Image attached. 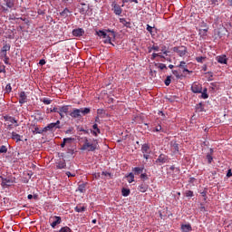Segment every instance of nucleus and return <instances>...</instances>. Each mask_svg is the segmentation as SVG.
<instances>
[{"label":"nucleus","instance_id":"f257e3e1","mask_svg":"<svg viewBox=\"0 0 232 232\" xmlns=\"http://www.w3.org/2000/svg\"><path fill=\"white\" fill-rule=\"evenodd\" d=\"M99 150V141L97 140H92V142L88 140V138L84 139V143L81 147L82 151H96Z\"/></svg>","mask_w":232,"mask_h":232},{"label":"nucleus","instance_id":"f03ea898","mask_svg":"<svg viewBox=\"0 0 232 232\" xmlns=\"http://www.w3.org/2000/svg\"><path fill=\"white\" fill-rule=\"evenodd\" d=\"M92 110L88 107L85 108H80V109H72V111L69 113L70 117L72 119H82V115H88Z\"/></svg>","mask_w":232,"mask_h":232},{"label":"nucleus","instance_id":"7ed1b4c3","mask_svg":"<svg viewBox=\"0 0 232 232\" xmlns=\"http://www.w3.org/2000/svg\"><path fill=\"white\" fill-rule=\"evenodd\" d=\"M55 130H61V121H57L56 122L49 123L43 130H38L37 133H46V131H55Z\"/></svg>","mask_w":232,"mask_h":232},{"label":"nucleus","instance_id":"20e7f679","mask_svg":"<svg viewBox=\"0 0 232 232\" xmlns=\"http://www.w3.org/2000/svg\"><path fill=\"white\" fill-rule=\"evenodd\" d=\"M1 179H2L1 186L3 188H10L12 184H15V178L14 177H7V178L1 177Z\"/></svg>","mask_w":232,"mask_h":232},{"label":"nucleus","instance_id":"39448f33","mask_svg":"<svg viewBox=\"0 0 232 232\" xmlns=\"http://www.w3.org/2000/svg\"><path fill=\"white\" fill-rule=\"evenodd\" d=\"M96 34L99 37H102L103 39H105L103 41V43L105 44H111V36H110V34H107V33L105 31L99 30V31L96 32ZM106 37H108V39H106Z\"/></svg>","mask_w":232,"mask_h":232},{"label":"nucleus","instance_id":"423d86ee","mask_svg":"<svg viewBox=\"0 0 232 232\" xmlns=\"http://www.w3.org/2000/svg\"><path fill=\"white\" fill-rule=\"evenodd\" d=\"M71 105H63L59 107L58 113L60 115V119H64L66 115H68V111H70Z\"/></svg>","mask_w":232,"mask_h":232},{"label":"nucleus","instance_id":"0eeeda50","mask_svg":"<svg viewBox=\"0 0 232 232\" xmlns=\"http://www.w3.org/2000/svg\"><path fill=\"white\" fill-rule=\"evenodd\" d=\"M173 52L178 53L179 57H184L188 53V48L186 46H176L172 48Z\"/></svg>","mask_w":232,"mask_h":232},{"label":"nucleus","instance_id":"6e6552de","mask_svg":"<svg viewBox=\"0 0 232 232\" xmlns=\"http://www.w3.org/2000/svg\"><path fill=\"white\" fill-rule=\"evenodd\" d=\"M49 222H51V227H53V229H55V227L59 226V224L63 222V219L59 216H54L50 218Z\"/></svg>","mask_w":232,"mask_h":232},{"label":"nucleus","instance_id":"1a4fd4ad","mask_svg":"<svg viewBox=\"0 0 232 232\" xmlns=\"http://www.w3.org/2000/svg\"><path fill=\"white\" fill-rule=\"evenodd\" d=\"M191 92L193 93H202V84L195 82L192 85H191Z\"/></svg>","mask_w":232,"mask_h":232},{"label":"nucleus","instance_id":"9d476101","mask_svg":"<svg viewBox=\"0 0 232 232\" xmlns=\"http://www.w3.org/2000/svg\"><path fill=\"white\" fill-rule=\"evenodd\" d=\"M141 151L143 153L144 159L149 160L150 159V146L148 144H143L141 146Z\"/></svg>","mask_w":232,"mask_h":232},{"label":"nucleus","instance_id":"9b49d317","mask_svg":"<svg viewBox=\"0 0 232 232\" xmlns=\"http://www.w3.org/2000/svg\"><path fill=\"white\" fill-rule=\"evenodd\" d=\"M168 162V156L160 154L156 160V164H166Z\"/></svg>","mask_w":232,"mask_h":232},{"label":"nucleus","instance_id":"f8f14e48","mask_svg":"<svg viewBox=\"0 0 232 232\" xmlns=\"http://www.w3.org/2000/svg\"><path fill=\"white\" fill-rule=\"evenodd\" d=\"M112 10L116 15L122 14V8L118 4L112 3Z\"/></svg>","mask_w":232,"mask_h":232},{"label":"nucleus","instance_id":"ddd939ff","mask_svg":"<svg viewBox=\"0 0 232 232\" xmlns=\"http://www.w3.org/2000/svg\"><path fill=\"white\" fill-rule=\"evenodd\" d=\"M216 61H218L219 64H227V56H226V54L218 55L216 57Z\"/></svg>","mask_w":232,"mask_h":232},{"label":"nucleus","instance_id":"4468645a","mask_svg":"<svg viewBox=\"0 0 232 232\" xmlns=\"http://www.w3.org/2000/svg\"><path fill=\"white\" fill-rule=\"evenodd\" d=\"M10 48H11V46L9 44H4V46L2 47V50H1L2 57H6L8 55L6 52H10Z\"/></svg>","mask_w":232,"mask_h":232},{"label":"nucleus","instance_id":"2eb2a0df","mask_svg":"<svg viewBox=\"0 0 232 232\" xmlns=\"http://www.w3.org/2000/svg\"><path fill=\"white\" fill-rule=\"evenodd\" d=\"M72 35L74 37H82V35H84V29L78 28V29L72 30Z\"/></svg>","mask_w":232,"mask_h":232},{"label":"nucleus","instance_id":"dca6fc26","mask_svg":"<svg viewBox=\"0 0 232 232\" xmlns=\"http://www.w3.org/2000/svg\"><path fill=\"white\" fill-rule=\"evenodd\" d=\"M4 120L11 122L12 124H14L15 128H17V126H19V124L17 123V120H15V118L12 117V116H4Z\"/></svg>","mask_w":232,"mask_h":232},{"label":"nucleus","instance_id":"f3484780","mask_svg":"<svg viewBox=\"0 0 232 232\" xmlns=\"http://www.w3.org/2000/svg\"><path fill=\"white\" fill-rule=\"evenodd\" d=\"M19 103L20 104H24V103H26L27 102V96H26V92H21L20 93H19Z\"/></svg>","mask_w":232,"mask_h":232},{"label":"nucleus","instance_id":"a211bd4d","mask_svg":"<svg viewBox=\"0 0 232 232\" xmlns=\"http://www.w3.org/2000/svg\"><path fill=\"white\" fill-rule=\"evenodd\" d=\"M178 68H182L183 73H191L192 72L188 70V65L186 64V62L182 61L177 66Z\"/></svg>","mask_w":232,"mask_h":232},{"label":"nucleus","instance_id":"6ab92c4d","mask_svg":"<svg viewBox=\"0 0 232 232\" xmlns=\"http://www.w3.org/2000/svg\"><path fill=\"white\" fill-rule=\"evenodd\" d=\"M11 139L13 140H16V142H21V139H23V136L19 135L17 132H12Z\"/></svg>","mask_w":232,"mask_h":232},{"label":"nucleus","instance_id":"aec40b11","mask_svg":"<svg viewBox=\"0 0 232 232\" xmlns=\"http://www.w3.org/2000/svg\"><path fill=\"white\" fill-rule=\"evenodd\" d=\"M92 128L94 130H92L91 132L92 133V135H94V137H97V135L101 133V129L99 128L97 123L93 124Z\"/></svg>","mask_w":232,"mask_h":232},{"label":"nucleus","instance_id":"412c9836","mask_svg":"<svg viewBox=\"0 0 232 232\" xmlns=\"http://www.w3.org/2000/svg\"><path fill=\"white\" fill-rule=\"evenodd\" d=\"M132 171L134 175H141L142 171H144V167L132 168Z\"/></svg>","mask_w":232,"mask_h":232},{"label":"nucleus","instance_id":"4be33fe9","mask_svg":"<svg viewBox=\"0 0 232 232\" xmlns=\"http://www.w3.org/2000/svg\"><path fill=\"white\" fill-rule=\"evenodd\" d=\"M170 145H171V151H173V153H179V143L171 141Z\"/></svg>","mask_w":232,"mask_h":232},{"label":"nucleus","instance_id":"5701e85b","mask_svg":"<svg viewBox=\"0 0 232 232\" xmlns=\"http://www.w3.org/2000/svg\"><path fill=\"white\" fill-rule=\"evenodd\" d=\"M138 191H140V193H146L148 191V185L142 183L138 187Z\"/></svg>","mask_w":232,"mask_h":232},{"label":"nucleus","instance_id":"b1692460","mask_svg":"<svg viewBox=\"0 0 232 232\" xmlns=\"http://www.w3.org/2000/svg\"><path fill=\"white\" fill-rule=\"evenodd\" d=\"M76 191H79L80 193H86V183L80 184Z\"/></svg>","mask_w":232,"mask_h":232},{"label":"nucleus","instance_id":"393cba45","mask_svg":"<svg viewBox=\"0 0 232 232\" xmlns=\"http://www.w3.org/2000/svg\"><path fill=\"white\" fill-rule=\"evenodd\" d=\"M57 169H66V161L62 160L59 161L56 165Z\"/></svg>","mask_w":232,"mask_h":232},{"label":"nucleus","instance_id":"a878e982","mask_svg":"<svg viewBox=\"0 0 232 232\" xmlns=\"http://www.w3.org/2000/svg\"><path fill=\"white\" fill-rule=\"evenodd\" d=\"M120 23L123 24V26H126V28H131V23L125 20V18H120Z\"/></svg>","mask_w":232,"mask_h":232},{"label":"nucleus","instance_id":"bb28decb","mask_svg":"<svg viewBox=\"0 0 232 232\" xmlns=\"http://www.w3.org/2000/svg\"><path fill=\"white\" fill-rule=\"evenodd\" d=\"M182 232H189L192 230L191 225H182L181 226Z\"/></svg>","mask_w":232,"mask_h":232},{"label":"nucleus","instance_id":"cd10ccee","mask_svg":"<svg viewBox=\"0 0 232 232\" xmlns=\"http://www.w3.org/2000/svg\"><path fill=\"white\" fill-rule=\"evenodd\" d=\"M127 180L129 182V184H131V182L135 181V175L133 174V172H130L128 176H127Z\"/></svg>","mask_w":232,"mask_h":232},{"label":"nucleus","instance_id":"c85d7f7f","mask_svg":"<svg viewBox=\"0 0 232 232\" xmlns=\"http://www.w3.org/2000/svg\"><path fill=\"white\" fill-rule=\"evenodd\" d=\"M74 211H76V213H82V212L86 211V207L76 206L74 208Z\"/></svg>","mask_w":232,"mask_h":232},{"label":"nucleus","instance_id":"c756f323","mask_svg":"<svg viewBox=\"0 0 232 232\" xmlns=\"http://www.w3.org/2000/svg\"><path fill=\"white\" fill-rule=\"evenodd\" d=\"M196 111H198V113H202V111H204V105L202 103H198L196 105Z\"/></svg>","mask_w":232,"mask_h":232},{"label":"nucleus","instance_id":"7c9ffc66","mask_svg":"<svg viewBox=\"0 0 232 232\" xmlns=\"http://www.w3.org/2000/svg\"><path fill=\"white\" fill-rule=\"evenodd\" d=\"M209 95L208 94V88H205L201 91V99H208Z\"/></svg>","mask_w":232,"mask_h":232},{"label":"nucleus","instance_id":"2f4dec72","mask_svg":"<svg viewBox=\"0 0 232 232\" xmlns=\"http://www.w3.org/2000/svg\"><path fill=\"white\" fill-rule=\"evenodd\" d=\"M199 35L203 39H206V36L208 35V29H200L199 30Z\"/></svg>","mask_w":232,"mask_h":232},{"label":"nucleus","instance_id":"473e14b6","mask_svg":"<svg viewBox=\"0 0 232 232\" xmlns=\"http://www.w3.org/2000/svg\"><path fill=\"white\" fill-rule=\"evenodd\" d=\"M213 153V149H210V153L207 154V160L208 164H211L213 162V156L211 155Z\"/></svg>","mask_w":232,"mask_h":232},{"label":"nucleus","instance_id":"72a5a7b5","mask_svg":"<svg viewBox=\"0 0 232 232\" xmlns=\"http://www.w3.org/2000/svg\"><path fill=\"white\" fill-rule=\"evenodd\" d=\"M70 13V10L68 8L63 9V12L60 13V15L62 17L66 18L68 16V14Z\"/></svg>","mask_w":232,"mask_h":232},{"label":"nucleus","instance_id":"f704fd0d","mask_svg":"<svg viewBox=\"0 0 232 232\" xmlns=\"http://www.w3.org/2000/svg\"><path fill=\"white\" fill-rule=\"evenodd\" d=\"M130 193V188H122L121 189V194L123 197H129Z\"/></svg>","mask_w":232,"mask_h":232},{"label":"nucleus","instance_id":"c9c22d12","mask_svg":"<svg viewBox=\"0 0 232 232\" xmlns=\"http://www.w3.org/2000/svg\"><path fill=\"white\" fill-rule=\"evenodd\" d=\"M106 34H110V37H111V39H115V31L111 30V29H107L105 30Z\"/></svg>","mask_w":232,"mask_h":232},{"label":"nucleus","instance_id":"e433bc0d","mask_svg":"<svg viewBox=\"0 0 232 232\" xmlns=\"http://www.w3.org/2000/svg\"><path fill=\"white\" fill-rule=\"evenodd\" d=\"M169 169L170 171H174V173H180V169L176 168L175 165L170 166Z\"/></svg>","mask_w":232,"mask_h":232},{"label":"nucleus","instance_id":"4c0bfd02","mask_svg":"<svg viewBox=\"0 0 232 232\" xmlns=\"http://www.w3.org/2000/svg\"><path fill=\"white\" fill-rule=\"evenodd\" d=\"M59 232H73V231H72V228H70L69 227H63L60 229Z\"/></svg>","mask_w":232,"mask_h":232},{"label":"nucleus","instance_id":"58836bf2","mask_svg":"<svg viewBox=\"0 0 232 232\" xmlns=\"http://www.w3.org/2000/svg\"><path fill=\"white\" fill-rule=\"evenodd\" d=\"M8 151V148H6V146L2 145L0 147V153H6Z\"/></svg>","mask_w":232,"mask_h":232},{"label":"nucleus","instance_id":"ea45409f","mask_svg":"<svg viewBox=\"0 0 232 232\" xmlns=\"http://www.w3.org/2000/svg\"><path fill=\"white\" fill-rule=\"evenodd\" d=\"M164 82L165 86H169V84H171V76H168Z\"/></svg>","mask_w":232,"mask_h":232},{"label":"nucleus","instance_id":"a19ab883","mask_svg":"<svg viewBox=\"0 0 232 232\" xmlns=\"http://www.w3.org/2000/svg\"><path fill=\"white\" fill-rule=\"evenodd\" d=\"M5 5L7 8H14V1L12 0H8Z\"/></svg>","mask_w":232,"mask_h":232},{"label":"nucleus","instance_id":"79ce46f5","mask_svg":"<svg viewBox=\"0 0 232 232\" xmlns=\"http://www.w3.org/2000/svg\"><path fill=\"white\" fill-rule=\"evenodd\" d=\"M42 102H44V104H52V100L48 99V98H43Z\"/></svg>","mask_w":232,"mask_h":232},{"label":"nucleus","instance_id":"37998d69","mask_svg":"<svg viewBox=\"0 0 232 232\" xmlns=\"http://www.w3.org/2000/svg\"><path fill=\"white\" fill-rule=\"evenodd\" d=\"M5 92H6V93H10L12 92V84H10V83L6 84Z\"/></svg>","mask_w":232,"mask_h":232},{"label":"nucleus","instance_id":"c03bdc74","mask_svg":"<svg viewBox=\"0 0 232 232\" xmlns=\"http://www.w3.org/2000/svg\"><path fill=\"white\" fill-rule=\"evenodd\" d=\"M158 68L160 70H168V67L166 66L165 63H159Z\"/></svg>","mask_w":232,"mask_h":232},{"label":"nucleus","instance_id":"a18cd8bd","mask_svg":"<svg viewBox=\"0 0 232 232\" xmlns=\"http://www.w3.org/2000/svg\"><path fill=\"white\" fill-rule=\"evenodd\" d=\"M213 6H218V0H208Z\"/></svg>","mask_w":232,"mask_h":232},{"label":"nucleus","instance_id":"49530a36","mask_svg":"<svg viewBox=\"0 0 232 232\" xmlns=\"http://www.w3.org/2000/svg\"><path fill=\"white\" fill-rule=\"evenodd\" d=\"M147 32L150 33V35H153V27L150 24H147Z\"/></svg>","mask_w":232,"mask_h":232},{"label":"nucleus","instance_id":"de8ad7c7","mask_svg":"<svg viewBox=\"0 0 232 232\" xmlns=\"http://www.w3.org/2000/svg\"><path fill=\"white\" fill-rule=\"evenodd\" d=\"M151 50H153L154 52H159V46L153 45V46L149 50V53H151Z\"/></svg>","mask_w":232,"mask_h":232},{"label":"nucleus","instance_id":"09e8293b","mask_svg":"<svg viewBox=\"0 0 232 232\" xmlns=\"http://www.w3.org/2000/svg\"><path fill=\"white\" fill-rule=\"evenodd\" d=\"M140 179H142V180H148V174H146V173H140Z\"/></svg>","mask_w":232,"mask_h":232},{"label":"nucleus","instance_id":"8fccbe9b","mask_svg":"<svg viewBox=\"0 0 232 232\" xmlns=\"http://www.w3.org/2000/svg\"><path fill=\"white\" fill-rule=\"evenodd\" d=\"M204 59H206L205 57L202 56H198L196 58L197 63H203Z\"/></svg>","mask_w":232,"mask_h":232},{"label":"nucleus","instance_id":"3c124183","mask_svg":"<svg viewBox=\"0 0 232 232\" xmlns=\"http://www.w3.org/2000/svg\"><path fill=\"white\" fill-rule=\"evenodd\" d=\"M63 140L67 144V142L70 143V142H72V140H75V139H73V138H64Z\"/></svg>","mask_w":232,"mask_h":232},{"label":"nucleus","instance_id":"603ef678","mask_svg":"<svg viewBox=\"0 0 232 232\" xmlns=\"http://www.w3.org/2000/svg\"><path fill=\"white\" fill-rule=\"evenodd\" d=\"M51 112H52V113H59V108H57V107L53 108V109L51 110Z\"/></svg>","mask_w":232,"mask_h":232},{"label":"nucleus","instance_id":"864d4df0","mask_svg":"<svg viewBox=\"0 0 232 232\" xmlns=\"http://www.w3.org/2000/svg\"><path fill=\"white\" fill-rule=\"evenodd\" d=\"M39 64H40V66H44V64H46V60H44V59L40 60Z\"/></svg>","mask_w":232,"mask_h":232},{"label":"nucleus","instance_id":"5fc2aeb1","mask_svg":"<svg viewBox=\"0 0 232 232\" xmlns=\"http://www.w3.org/2000/svg\"><path fill=\"white\" fill-rule=\"evenodd\" d=\"M5 65L0 66V73H5L6 70L5 69Z\"/></svg>","mask_w":232,"mask_h":232},{"label":"nucleus","instance_id":"6e6d98bb","mask_svg":"<svg viewBox=\"0 0 232 232\" xmlns=\"http://www.w3.org/2000/svg\"><path fill=\"white\" fill-rule=\"evenodd\" d=\"M186 197H193V191L188 190V191L186 192Z\"/></svg>","mask_w":232,"mask_h":232},{"label":"nucleus","instance_id":"4d7b16f0","mask_svg":"<svg viewBox=\"0 0 232 232\" xmlns=\"http://www.w3.org/2000/svg\"><path fill=\"white\" fill-rule=\"evenodd\" d=\"M8 61H10V58L7 56L4 57V63L5 64H9Z\"/></svg>","mask_w":232,"mask_h":232},{"label":"nucleus","instance_id":"13d9d810","mask_svg":"<svg viewBox=\"0 0 232 232\" xmlns=\"http://www.w3.org/2000/svg\"><path fill=\"white\" fill-rule=\"evenodd\" d=\"M160 130H162V126L158 125V126H156V128L154 129V131H160Z\"/></svg>","mask_w":232,"mask_h":232},{"label":"nucleus","instance_id":"bf43d9fd","mask_svg":"<svg viewBox=\"0 0 232 232\" xmlns=\"http://www.w3.org/2000/svg\"><path fill=\"white\" fill-rule=\"evenodd\" d=\"M161 52H163L164 55H168V51H166V46L162 47Z\"/></svg>","mask_w":232,"mask_h":232},{"label":"nucleus","instance_id":"052dcab7","mask_svg":"<svg viewBox=\"0 0 232 232\" xmlns=\"http://www.w3.org/2000/svg\"><path fill=\"white\" fill-rule=\"evenodd\" d=\"M227 178L232 177L231 169H229L227 170Z\"/></svg>","mask_w":232,"mask_h":232},{"label":"nucleus","instance_id":"680f3d73","mask_svg":"<svg viewBox=\"0 0 232 232\" xmlns=\"http://www.w3.org/2000/svg\"><path fill=\"white\" fill-rule=\"evenodd\" d=\"M157 57H159V53H152V57H151L152 60L157 59Z\"/></svg>","mask_w":232,"mask_h":232},{"label":"nucleus","instance_id":"e2e57ef3","mask_svg":"<svg viewBox=\"0 0 232 232\" xmlns=\"http://www.w3.org/2000/svg\"><path fill=\"white\" fill-rule=\"evenodd\" d=\"M67 177H75V174H72V172L67 171L66 172Z\"/></svg>","mask_w":232,"mask_h":232},{"label":"nucleus","instance_id":"0e129e2a","mask_svg":"<svg viewBox=\"0 0 232 232\" xmlns=\"http://www.w3.org/2000/svg\"><path fill=\"white\" fill-rule=\"evenodd\" d=\"M27 198H28L29 200H32V198H34V196H33L32 194H29V195L27 196Z\"/></svg>","mask_w":232,"mask_h":232},{"label":"nucleus","instance_id":"69168bd1","mask_svg":"<svg viewBox=\"0 0 232 232\" xmlns=\"http://www.w3.org/2000/svg\"><path fill=\"white\" fill-rule=\"evenodd\" d=\"M73 131V129H69L65 131V133H72Z\"/></svg>","mask_w":232,"mask_h":232},{"label":"nucleus","instance_id":"338daca9","mask_svg":"<svg viewBox=\"0 0 232 232\" xmlns=\"http://www.w3.org/2000/svg\"><path fill=\"white\" fill-rule=\"evenodd\" d=\"M64 146H66V142H64V140H63V141L61 143V148H64Z\"/></svg>","mask_w":232,"mask_h":232},{"label":"nucleus","instance_id":"774afa93","mask_svg":"<svg viewBox=\"0 0 232 232\" xmlns=\"http://www.w3.org/2000/svg\"><path fill=\"white\" fill-rule=\"evenodd\" d=\"M201 197H207L206 191L201 192Z\"/></svg>","mask_w":232,"mask_h":232}]
</instances>
